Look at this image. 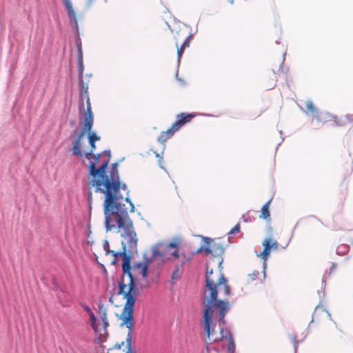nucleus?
Returning a JSON list of instances; mask_svg holds the SVG:
<instances>
[{
	"label": "nucleus",
	"mask_w": 353,
	"mask_h": 353,
	"mask_svg": "<svg viewBox=\"0 0 353 353\" xmlns=\"http://www.w3.org/2000/svg\"><path fill=\"white\" fill-rule=\"evenodd\" d=\"M107 185L105 189L107 197L103 204L105 225L107 231L117 230L123 239L121 244L123 274L119 282L117 294L122 295L126 301L121 313L124 323L130 327L132 325V314L138 294L136 281L147 278L150 261L139 262L131 266V256L127 251L130 252L137 250L138 239L132 221L128 214L129 208L125 207V203L128 204L130 212L134 211V207L128 196L125 199L122 198L118 193L114 192L117 191V188H114L110 184Z\"/></svg>",
	"instance_id": "1"
},
{
	"label": "nucleus",
	"mask_w": 353,
	"mask_h": 353,
	"mask_svg": "<svg viewBox=\"0 0 353 353\" xmlns=\"http://www.w3.org/2000/svg\"><path fill=\"white\" fill-rule=\"evenodd\" d=\"M223 290H204L203 304L204 306L202 325L205 334L207 345L220 341L229 336V330L225 328V316L230 310V303L222 299Z\"/></svg>",
	"instance_id": "2"
},
{
	"label": "nucleus",
	"mask_w": 353,
	"mask_h": 353,
	"mask_svg": "<svg viewBox=\"0 0 353 353\" xmlns=\"http://www.w3.org/2000/svg\"><path fill=\"white\" fill-rule=\"evenodd\" d=\"M203 243L197 252L212 256L206 263L205 290H223L224 296H230L231 288L221 271L224 247L219 241L209 237H204Z\"/></svg>",
	"instance_id": "3"
},
{
	"label": "nucleus",
	"mask_w": 353,
	"mask_h": 353,
	"mask_svg": "<svg viewBox=\"0 0 353 353\" xmlns=\"http://www.w3.org/2000/svg\"><path fill=\"white\" fill-rule=\"evenodd\" d=\"M91 150L90 152L85 153V157L86 159L92 158V161H90L88 168H89V174L90 179L89 180V185L95 188L96 192H100L105 195V199L106 200L107 197V192L105 186H108V184L112 185L114 188H117V191L114 190L115 193H118L122 198L124 199L123 196L121 194L120 190L123 189L124 190H127V186L125 184H121L119 181V174L117 170H115L117 164L114 163L113 165L112 171L110 174L109 176L105 175V170L107 168L108 164V159L104 160L102 161L101 164L99 168H97V165L99 161L100 155L92 154V152L96 149L95 142H89ZM126 197H125V199Z\"/></svg>",
	"instance_id": "4"
},
{
	"label": "nucleus",
	"mask_w": 353,
	"mask_h": 353,
	"mask_svg": "<svg viewBox=\"0 0 353 353\" xmlns=\"http://www.w3.org/2000/svg\"><path fill=\"white\" fill-rule=\"evenodd\" d=\"M81 92L79 97V111L83 121V128L72 141L71 152L74 156L81 157V141L86 132L88 135L89 142H95L100 140V137L91 132L93 125L94 116L92 112L91 103L88 92V83L81 81Z\"/></svg>",
	"instance_id": "5"
},
{
	"label": "nucleus",
	"mask_w": 353,
	"mask_h": 353,
	"mask_svg": "<svg viewBox=\"0 0 353 353\" xmlns=\"http://www.w3.org/2000/svg\"><path fill=\"white\" fill-rule=\"evenodd\" d=\"M319 122L332 127H343L349 123H353V114H347L342 117L332 114L327 112H319L316 115Z\"/></svg>",
	"instance_id": "6"
},
{
	"label": "nucleus",
	"mask_w": 353,
	"mask_h": 353,
	"mask_svg": "<svg viewBox=\"0 0 353 353\" xmlns=\"http://www.w3.org/2000/svg\"><path fill=\"white\" fill-rule=\"evenodd\" d=\"M179 244L180 241L177 239H175L173 241L168 243V245H166L163 250H154V255H159L161 256L164 255L163 251L168 252L170 249H174L173 252H170V254L172 255L175 259H179L181 263L180 265H182L189 259L187 258L185 254H180L179 253L178 248Z\"/></svg>",
	"instance_id": "7"
},
{
	"label": "nucleus",
	"mask_w": 353,
	"mask_h": 353,
	"mask_svg": "<svg viewBox=\"0 0 353 353\" xmlns=\"http://www.w3.org/2000/svg\"><path fill=\"white\" fill-rule=\"evenodd\" d=\"M98 315L102 321L101 329L102 330L101 335H103V338L106 339L108 335L107 327L109 326V323L108 320V312L109 305H105L101 301H99L98 303Z\"/></svg>",
	"instance_id": "8"
},
{
	"label": "nucleus",
	"mask_w": 353,
	"mask_h": 353,
	"mask_svg": "<svg viewBox=\"0 0 353 353\" xmlns=\"http://www.w3.org/2000/svg\"><path fill=\"white\" fill-rule=\"evenodd\" d=\"M262 244L264 246V249L258 254V256L265 261L269 257L272 250L278 249L279 243L272 238H267L264 239Z\"/></svg>",
	"instance_id": "9"
},
{
	"label": "nucleus",
	"mask_w": 353,
	"mask_h": 353,
	"mask_svg": "<svg viewBox=\"0 0 353 353\" xmlns=\"http://www.w3.org/2000/svg\"><path fill=\"white\" fill-rule=\"evenodd\" d=\"M195 117L194 114L191 113H181L177 114L176 120L172 123L171 127L172 129L177 132L185 124L191 121V120Z\"/></svg>",
	"instance_id": "10"
},
{
	"label": "nucleus",
	"mask_w": 353,
	"mask_h": 353,
	"mask_svg": "<svg viewBox=\"0 0 353 353\" xmlns=\"http://www.w3.org/2000/svg\"><path fill=\"white\" fill-rule=\"evenodd\" d=\"M120 319L121 320V326H125L128 328V332L125 340V353H136L135 352L132 351V329L134 324V319H132V325L130 327H128L126 324L124 323L122 313L120 315ZM123 351H125V350H123Z\"/></svg>",
	"instance_id": "11"
},
{
	"label": "nucleus",
	"mask_w": 353,
	"mask_h": 353,
	"mask_svg": "<svg viewBox=\"0 0 353 353\" xmlns=\"http://www.w3.org/2000/svg\"><path fill=\"white\" fill-rule=\"evenodd\" d=\"M103 248L105 251V255L111 254L112 256V259L110 261V263L112 265H114L118 262L119 257H122L123 250L121 252H114L110 249L109 243L108 241H104L103 243Z\"/></svg>",
	"instance_id": "12"
},
{
	"label": "nucleus",
	"mask_w": 353,
	"mask_h": 353,
	"mask_svg": "<svg viewBox=\"0 0 353 353\" xmlns=\"http://www.w3.org/2000/svg\"><path fill=\"white\" fill-rule=\"evenodd\" d=\"M89 316L92 328L94 330L96 334H99L100 341H104L105 338H103V335H101V326L100 327V325L97 323V317L95 316L94 312L91 313V314H89Z\"/></svg>",
	"instance_id": "13"
},
{
	"label": "nucleus",
	"mask_w": 353,
	"mask_h": 353,
	"mask_svg": "<svg viewBox=\"0 0 353 353\" xmlns=\"http://www.w3.org/2000/svg\"><path fill=\"white\" fill-rule=\"evenodd\" d=\"M65 7L68 11L69 17L71 20V21L74 22V23H77V18L75 12L72 8V4L70 0H63Z\"/></svg>",
	"instance_id": "14"
},
{
	"label": "nucleus",
	"mask_w": 353,
	"mask_h": 353,
	"mask_svg": "<svg viewBox=\"0 0 353 353\" xmlns=\"http://www.w3.org/2000/svg\"><path fill=\"white\" fill-rule=\"evenodd\" d=\"M176 132L170 127L166 131H163L160 133L158 137V141L164 143L168 139L171 138Z\"/></svg>",
	"instance_id": "15"
},
{
	"label": "nucleus",
	"mask_w": 353,
	"mask_h": 353,
	"mask_svg": "<svg viewBox=\"0 0 353 353\" xmlns=\"http://www.w3.org/2000/svg\"><path fill=\"white\" fill-rule=\"evenodd\" d=\"M265 278L264 272L253 271L252 273L249 274L247 276V283H250L254 281H262Z\"/></svg>",
	"instance_id": "16"
},
{
	"label": "nucleus",
	"mask_w": 353,
	"mask_h": 353,
	"mask_svg": "<svg viewBox=\"0 0 353 353\" xmlns=\"http://www.w3.org/2000/svg\"><path fill=\"white\" fill-rule=\"evenodd\" d=\"M270 201H268L263 205L261 208V214L259 215L260 219H268L270 218Z\"/></svg>",
	"instance_id": "17"
},
{
	"label": "nucleus",
	"mask_w": 353,
	"mask_h": 353,
	"mask_svg": "<svg viewBox=\"0 0 353 353\" xmlns=\"http://www.w3.org/2000/svg\"><path fill=\"white\" fill-rule=\"evenodd\" d=\"M321 314H327V312L325 311L322 307L318 305L315 307V310L314 311V313H313V316H312V321H314L315 319H318V317Z\"/></svg>",
	"instance_id": "18"
},
{
	"label": "nucleus",
	"mask_w": 353,
	"mask_h": 353,
	"mask_svg": "<svg viewBox=\"0 0 353 353\" xmlns=\"http://www.w3.org/2000/svg\"><path fill=\"white\" fill-rule=\"evenodd\" d=\"M224 339L228 340V350H229V352H233L235 348V344H234V340L232 339L230 332H229V336L227 337H225Z\"/></svg>",
	"instance_id": "19"
},
{
	"label": "nucleus",
	"mask_w": 353,
	"mask_h": 353,
	"mask_svg": "<svg viewBox=\"0 0 353 353\" xmlns=\"http://www.w3.org/2000/svg\"><path fill=\"white\" fill-rule=\"evenodd\" d=\"M78 67H79V76H80V83H81V81L84 82V83H87L88 84V82L87 81H84L83 79H82V74H83V69H84V67H83V59H78ZM81 88V85H80V88ZM81 92V90L79 91V92Z\"/></svg>",
	"instance_id": "20"
},
{
	"label": "nucleus",
	"mask_w": 353,
	"mask_h": 353,
	"mask_svg": "<svg viewBox=\"0 0 353 353\" xmlns=\"http://www.w3.org/2000/svg\"><path fill=\"white\" fill-rule=\"evenodd\" d=\"M306 109L307 111L310 112L312 114H314L316 112V108L314 107V104L311 101L307 102Z\"/></svg>",
	"instance_id": "21"
},
{
	"label": "nucleus",
	"mask_w": 353,
	"mask_h": 353,
	"mask_svg": "<svg viewBox=\"0 0 353 353\" xmlns=\"http://www.w3.org/2000/svg\"><path fill=\"white\" fill-rule=\"evenodd\" d=\"M176 48H177V55H178V58L179 59L181 57L183 52H184V50L185 49V48H183L182 46H181V47L179 48V44H178V42L176 41Z\"/></svg>",
	"instance_id": "22"
},
{
	"label": "nucleus",
	"mask_w": 353,
	"mask_h": 353,
	"mask_svg": "<svg viewBox=\"0 0 353 353\" xmlns=\"http://www.w3.org/2000/svg\"><path fill=\"white\" fill-rule=\"evenodd\" d=\"M77 52H78V59H83V52H82L81 43L77 44Z\"/></svg>",
	"instance_id": "23"
},
{
	"label": "nucleus",
	"mask_w": 353,
	"mask_h": 353,
	"mask_svg": "<svg viewBox=\"0 0 353 353\" xmlns=\"http://www.w3.org/2000/svg\"><path fill=\"white\" fill-rule=\"evenodd\" d=\"M191 36L186 37L185 41L182 43V46L185 48H188L190 46V39Z\"/></svg>",
	"instance_id": "24"
},
{
	"label": "nucleus",
	"mask_w": 353,
	"mask_h": 353,
	"mask_svg": "<svg viewBox=\"0 0 353 353\" xmlns=\"http://www.w3.org/2000/svg\"><path fill=\"white\" fill-rule=\"evenodd\" d=\"M240 230V225L238 223L236 224L231 230L229 232V234H233L236 233V232H239Z\"/></svg>",
	"instance_id": "25"
},
{
	"label": "nucleus",
	"mask_w": 353,
	"mask_h": 353,
	"mask_svg": "<svg viewBox=\"0 0 353 353\" xmlns=\"http://www.w3.org/2000/svg\"><path fill=\"white\" fill-rule=\"evenodd\" d=\"M179 267H176V270L172 274V279H176L179 277Z\"/></svg>",
	"instance_id": "26"
},
{
	"label": "nucleus",
	"mask_w": 353,
	"mask_h": 353,
	"mask_svg": "<svg viewBox=\"0 0 353 353\" xmlns=\"http://www.w3.org/2000/svg\"><path fill=\"white\" fill-rule=\"evenodd\" d=\"M83 310L88 314H91V313H92L93 312L92 311L91 308L87 305H82Z\"/></svg>",
	"instance_id": "27"
},
{
	"label": "nucleus",
	"mask_w": 353,
	"mask_h": 353,
	"mask_svg": "<svg viewBox=\"0 0 353 353\" xmlns=\"http://www.w3.org/2000/svg\"><path fill=\"white\" fill-rule=\"evenodd\" d=\"M124 345V342H121V343L119 344H116V347L118 349H121V347Z\"/></svg>",
	"instance_id": "28"
},
{
	"label": "nucleus",
	"mask_w": 353,
	"mask_h": 353,
	"mask_svg": "<svg viewBox=\"0 0 353 353\" xmlns=\"http://www.w3.org/2000/svg\"><path fill=\"white\" fill-rule=\"evenodd\" d=\"M310 219H312V220H316V221H319V222L321 223V220H320L319 219H318L317 217L314 216H311V217H310Z\"/></svg>",
	"instance_id": "29"
},
{
	"label": "nucleus",
	"mask_w": 353,
	"mask_h": 353,
	"mask_svg": "<svg viewBox=\"0 0 353 353\" xmlns=\"http://www.w3.org/2000/svg\"><path fill=\"white\" fill-rule=\"evenodd\" d=\"M157 157L159 158V163L160 166L162 167V165H161V162H162V159H163L162 157H160L159 154H157Z\"/></svg>",
	"instance_id": "30"
},
{
	"label": "nucleus",
	"mask_w": 353,
	"mask_h": 353,
	"mask_svg": "<svg viewBox=\"0 0 353 353\" xmlns=\"http://www.w3.org/2000/svg\"><path fill=\"white\" fill-rule=\"evenodd\" d=\"M88 199H89L90 201H91V200H92V192L91 191L89 192Z\"/></svg>",
	"instance_id": "31"
},
{
	"label": "nucleus",
	"mask_w": 353,
	"mask_h": 353,
	"mask_svg": "<svg viewBox=\"0 0 353 353\" xmlns=\"http://www.w3.org/2000/svg\"><path fill=\"white\" fill-rule=\"evenodd\" d=\"M105 153H107V154H108V159L109 160V158L110 157V151H108V152H107V151H105Z\"/></svg>",
	"instance_id": "32"
},
{
	"label": "nucleus",
	"mask_w": 353,
	"mask_h": 353,
	"mask_svg": "<svg viewBox=\"0 0 353 353\" xmlns=\"http://www.w3.org/2000/svg\"><path fill=\"white\" fill-rule=\"evenodd\" d=\"M228 1L230 4H234V0H229Z\"/></svg>",
	"instance_id": "33"
},
{
	"label": "nucleus",
	"mask_w": 353,
	"mask_h": 353,
	"mask_svg": "<svg viewBox=\"0 0 353 353\" xmlns=\"http://www.w3.org/2000/svg\"><path fill=\"white\" fill-rule=\"evenodd\" d=\"M336 268V264L333 263V264H332V268Z\"/></svg>",
	"instance_id": "34"
},
{
	"label": "nucleus",
	"mask_w": 353,
	"mask_h": 353,
	"mask_svg": "<svg viewBox=\"0 0 353 353\" xmlns=\"http://www.w3.org/2000/svg\"><path fill=\"white\" fill-rule=\"evenodd\" d=\"M112 296H111L110 297V299H109V301H110V302H112Z\"/></svg>",
	"instance_id": "35"
},
{
	"label": "nucleus",
	"mask_w": 353,
	"mask_h": 353,
	"mask_svg": "<svg viewBox=\"0 0 353 353\" xmlns=\"http://www.w3.org/2000/svg\"><path fill=\"white\" fill-rule=\"evenodd\" d=\"M92 1H93V0H88V1H89L90 3H92Z\"/></svg>",
	"instance_id": "36"
}]
</instances>
